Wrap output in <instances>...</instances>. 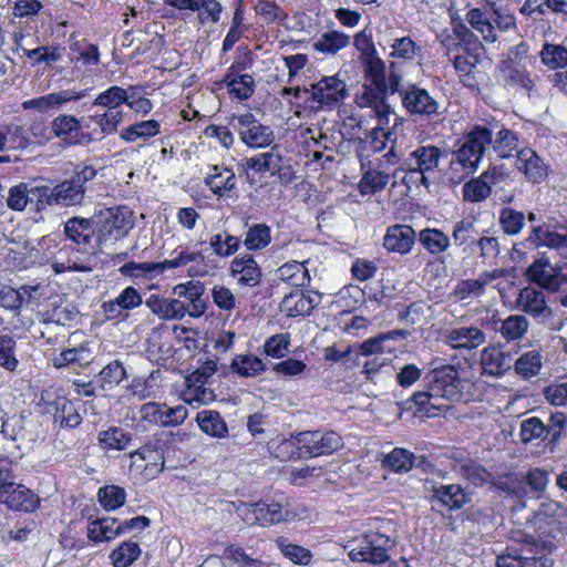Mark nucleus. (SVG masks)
<instances>
[{
  "mask_svg": "<svg viewBox=\"0 0 567 567\" xmlns=\"http://www.w3.org/2000/svg\"><path fill=\"white\" fill-rule=\"evenodd\" d=\"M427 390L416 392L412 400L420 412L427 416H435L449 408L444 401L461 400L465 381L458 377L454 365L446 364L432 369L427 375Z\"/></svg>",
  "mask_w": 567,
  "mask_h": 567,
  "instance_id": "f257e3e1",
  "label": "nucleus"
},
{
  "mask_svg": "<svg viewBox=\"0 0 567 567\" xmlns=\"http://www.w3.org/2000/svg\"><path fill=\"white\" fill-rule=\"evenodd\" d=\"M494 127L476 124L466 131L452 152L450 169L460 173L457 182L475 174L493 141Z\"/></svg>",
  "mask_w": 567,
  "mask_h": 567,
  "instance_id": "f03ea898",
  "label": "nucleus"
},
{
  "mask_svg": "<svg viewBox=\"0 0 567 567\" xmlns=\"http://www.w3.org/2000/svg\"><path fill=\"white\" fill-rule=\"evenodd\" d=\"M446 152L435 145H420L409 153L393 172V177L406 185L408 190L412 185H430V176L440 166L442 157Z\"/></svg>",
  "mask_w": 567,
  "mask_h": 567,
  "instance_id": "7ed1b4c3",
  "label": "nucleus"
},
{
  "mask_svg": "<svg viewBox=\"0 0 567 567\" xmlns=\"http://www.w3.org/2000/svg\"><path fill=\"white\" fill-rule=\"evenodd\" d=\"M394 540L379 532H369L361 537L349 540L344 548L352 561L381 565L390 559L389 551Z\"/></svg>",
  "mask_w": 567,
  "mask_h": 567,
  "instance_id": "20e7f679",
  "label": "nucleus"
},
{
  "mask_svg": "<svg viewBox=\"0 0 567 567\" xmlns=\"http://www.w3.org/2000/svg\"><path fill=\"white\" fill-rule=\"evenodd\" d=\"M95 225L99 244L113 245L133 229L135 225L134 213L127 206L109 207L99 213Z\"/></svg>",
  "mask_w": 567,
  "mask_h": 567,
  "instance_id": "39448f33",
  "label": "nucleus"
},
{
  "mask_svg": "<svg viewBox=\"0 0 567 567\" xmlns=\"http://www.w3.org/2000/svg\"><path fill=\"white\" fill-rule=\"evenodd\" d=\"M236 513L245 523L260 526L276 525L296 516L287 502L269 498L257 503L241 502L236 507Z\"/></svg>",
  "mask_w": 567,
  "mask_h": 567,
  "instance_id": "423d86ee",
  "label": "nucleus"
},
{
  "mask_svg": "<svg viewBox=\"0 0 567 567\" xmlns=\"http://www.w3.org/2000/svg\"><path fill=\"white\" fill-rule=\"evenodd\" d=\"M4 128L9 151H29L50 141L48 126L42 121H12L4 124Z\"/></svg>",
  "mask_w": 567,
  "mask_h": 567,
  "instance_id": "0eeeda50",
  "label": "nucleus"
},
{
  "mask_svg": "<svg viewBox=\"0 0 567 567\" xmlns=\"http://www.w3.org/2000/svg\"><path fill=\"white\" fill-rule=\"evenodd\" d=\"M97 231L95 221L84 217L69 218L64 224V234L71 245L68 246L70 252L78 254L80 257H86L92 260V256L101 244L96 240Z\"/></svg>",
  "mask_w": 567,
  "mask_h": 567,
  "instance_id": "6e6552de",
  "label": "nucleus"
},
{
  "mask_svg": "<svg viewBox=\"0 0 567 567\" xmlns=\"http://www.w3.org/2000/svg\"><path fill=\"white\" fill-rule=\"evenodd\" d=\"M454 39L447 35L442 40V44L446 47V54L453 63L454 69L458 73L461 81L466 86L474 85L473 71L481 62L482 55L484 53L483 47L475 42L471 44H454Z\"/></svg>",
  "mask_w": 567,
  "mask_h": 567,
  "instance_id": "1a4fd4ad",
  "label": "nucleus"
},
{
  "mask_svg": "<svg viewBox=\"0 0 567 567\" xmlns=\"http://www.w3.org/2000/svg\"><path fill=\"white\" fill-rule=\"evenodd\" d=\"M539 553V545L534 537L528 536L508 546L497 557L496 567H548V559Z\"/></svg>",
  "mask_w": 567,
  "mask_h": 567,
  "instance_id": "9d476101",
  "label": "nucleus"
},
{
  "mask_svg": "<svg viewBox=\"0 0 567 567\" xmlns=\"http://www.w3.org/2000/svg\"><path fill=\"white\" fill-rule=\"evenodd\" d=\"M233 126L240 141L249 148H266L275 142L271 126L262 124L250 112L234 117Z\"/></svg>",
  "mask_w": 567,
  "mask_h": 567,
  "instance_id": "9b49d317",
  "label": "nucleus"
},
{
  "mask_svg": "<svg viewBox=\"0 0 567 567\" xmlns=\"http://www.w3.org/2000/svg\"><path fill=\"white\" fill-rule=\"evenodd\" d=\"M90 89H65L54 91L39 97L22 102L24 111L34 110L42 114L54 113L65 109L71 103H76L89 95Z\"/></svg>",
  "mask_w": 567,
  "mask_h": 567,
  "instance_id": "f8f14e48",
  "label": "nucleus"
},
{
  "mask_svg": "<svg viewBox=\"0 0 567 567\" xmlns=\"http://www.w3.org/2000/svg\"><path fill=\"white\" fill-rule=\"evenodd\" d=\"M303 457L331 455L344 446L342 436L334 431H305L299 433Z\"/></svg>",
  "mask_w": 567,
  "mask_h": 567,
  "instance_id": "ddd939ff",
  "label": "nucleus"
},
{
  "mask_svg": "<svg viewBox=\"0 0 567 567\" xmlns=\"http://www.w3.org/2000/svg\"><path fill=\"white\" fill-rule=\"evenodd\" d=\"M388 100V85L367 82L355 94L354 102L360 109H370L381 125H388L394 115Z\"/></svg>",
  "mask_w": 567,
  "mask_h": 567,
  "instance_id": "4468645a",
  "label": "nucleus"
},
{
  "mask_svg": "<svg viewBox=\"0 0 567 567\" xmlns=\"http://www.w3.org/2000/svg\"><path fill=\"white\" fill-rule=\"evenodd\" d=\"M401 102L411 115L432 118L442 114L441 103L427 90L415 83H409L404 86Z\"/></svg>",
  "mask_w": 567,
  "mask_h": 567,
  "instance_id": "2eb2a0df",
  "label": "nucleus"
},
{
  "mask_svg": "<svg viewBox=\"0 0 567 567\" xmlns=\"http://www.w3.org/2000/svg\"><path fill=\"white\" fill-rule=\"evenodd\" d=\"M566 517L567 505L553 498H546L534 513L532 523L540 535L554 537L563 529Z\"/></svg>",
  "mask_w": 567,
  "mask_h": 567,
  "instance_id": "dca6fc26",
  "label": "nucleus"
},
{
  "mask_svg": "<svg viewBox=\"0 0 567 567\" xmlns=\"http://www.w3.org/2000/svg\"><path fill=\"white\" fill-rule=\"evenodd\" d=\"M311 100L320 109L331 111L340 105L348 96L346 82L339 78V74L323 76L318 82L311 84Z\"/></svg>",
  "mask_w": 567,
  "mask_h": 567,
  "instance_id": "f3484780",
  "label": "nucleus"
},
{
  "mask_svg": "<svg viewBox=\"0 0 567 567\" xmlns=\"http://www.w3.org/2000/svg\"><path fill=\"white\" fill-rule=\"evenodd\" d=\"M130 472L141 475L144 480L155 478L164 468V454L162 449L144 445L130 454Z\"/></svg>",
  "mask_w": 567,
  "mask_h": 567,
  "instance_id": "a211bd4d",
  "label": "nucleus"
},
{
  "mask_svg": "<svg viewBox=\"0 0 567 567\" xmlns=\"http://www.w3.org/2000/svg\"><path fill=\"white\" fill-rule=\"evenodd\" d=\"M506 177L503 166H489L478 177L472 178L463 185L464 200L470 203L485 200L492 193V186H495Z\"/></svg>",
  "mask_w": 567,
  "mask_h": 567,
  "instance_id": "6ab92c4d",
  "label": "nucleus"
},
{
  "mask_svg": "<svg viewBox=\"0 0 567 567\" xmlns=\"http://www.w3.org/2000/svg\"><path fill=\"white\" fill-rule=\"evenodd\" d=\"M143 305L141 292L133 286L124 288L113 300L105 301L102 305L104 316L111 321H124L130 312Z\"/></svg>",
  "mask_w": 567,
  "mask_h": 567,
  "instance_id": "aec40b11",
  "label": "nucleus"
},
{
  "mask_svg": "<svg viewBox=\"0 0 567 567\" xmlns=\"http://www.w3.org/2000/svg\"><path fill=\"white\" fill-rule=\"evenodd\" d=\"M51 131L64 145L75 146L91 142V136L82 131V118L72 114H59L51 122Z\"/></svg>",
  "mask_w": 567,
  "mask_h": 567,
  "instance_id": "412c9836",
  "label": "nucleus"
},
{
  "mask_svg": "<svg viewBox=\"0 0 567 567\" xmlns=\"http://www.w3.org/2000/svg\"><path fill=\"white\" fill-rule=\"evenodd\" d=\"M85 194V187L76 184L72 178L63 181L53 188L42 186L43 208L48 205L73 206L81 204Z\"/></svg>",
  "mask_w": 567,
  "mask_h": 567,
  "instance_id": "4be33fe9",
  "label": "nucleus"
},
{
  "mask_svg": "<svg viewBox=\"0 0 567 567\" xmlns=\"http://www.w3.org/2000/svg\"><path fill=\"white\" fill-rule=\"evenodd\" d=\"M205 287L199 281H187L178 284L173 288L176 299L185 302L186 316L192 318L202 317L207 309V300L204 298Z\"/></svg>",
  "mask_w": 567,
  "mask_h": 567,
  "instance_id": "5701e85b",
  "label": "nucleus"
},
{
  "mask_svg": "<svg viewBox=\"0 0 567 567\" xmlns=\"http://www.w3.org/2000/svg\"><path fill=\"white\" fill-rule=\"evenodd\" d=\"M443 341L452 349L471 351L486 342V334L476 326H458L446 330Z\"/></svg>",
  "mask_w": 567,
  "mask_h": 567,
  "instance_id": "b1692460",
  "label": "nucleus"
},
{
  "mask_svg": "<svg viewBox=\"0 0 567 567\" xmlns=\"http://www.w3.org/2000/svg\"><path fill=\"white\" fill-rule=\"evenodd\" d=\"M41 401L44 404V411L52 414L54 422L59 423L61 427L74 429L81 424L82 416L76 404L65 396L47 400L42 394Z\"/></svg>",
  "mask_w": 567,
  "mask_h": 567,
  "instance_id": "393cba45",
  "label": "nucleus"
},
{
  "mask_svg": "<svg viewBox=\"0 0 567 567\" xmlns=\"http://www.w3.org/2000/svg\"><path fill=\"white\" fill-rule=\"evenodd\" d=\"M514 362V357L503 347L488 346L481 352V367L483 374L499 378L508 372Z\"/></svg>",
  "mask_w": 567,
  "mask_h": 567,
  "instance_id": "a878e982",
  "label": "nucleus"
},
{
  "mask_svg": "<svg viewBox=\"0 0 567 567\" xmlns=\"http://www.w3.org/2000/svg\"><path fill=\"white\" fill-rule=\"evenodd\" d=\"M248 68L245 61H235L227 70L225 82L229 94L238 100H247L255 92L254 78L240 72Z\"/></svg>",
  "mask_w": 567,
  "mask_h": 567,
  "instance_id": "bb28decb",
  "label": "nucleus"
},
{
  "mask_svg": "<svg viewBox=\"0 0 567 567\" xmlns=\"http://www.w3.org/2000/svg\"><path fill=\"white\" fill-rule=\"evenodd\" d=\"M0 504L12 511L33 512L39 506V497L24 485L13 480L10 488L0 491Z\"/></svg>",
  "mask_w": 567,
  "mask_h": 567,
  "instance_id": "cd10ccee",
  "label": "nucleus"
},
{
  "mask_svg": "<svg viewBox=\"0 0 567 567\" xmlns=\"http://www.w3.org/2000/svg\"><path fill=\"white\" fill-rule=\"evenodd\" d=\"M503 276L504 270L494 269L492 271L481 272L475 279L461 280L454 287L452 296L458 301L478 298L484 295L485 288L488 285Z\"/></svg>",
  "mask_w": 567,
  "mask_h": 567,
  "instance_id": "c85d7f7f",
  "label": "nucleus"
},
{
  "mask_svg": "<svg viewBox=\"0 0 567 567\" xmlns=\"http://www.w3.org/2000/svg\"><path fill=\"white\" fill-rule=\"evenodd\" d=\"M516 306L518 310L534 318L545 319L551 316L544 291L536 287L523 288L516 298Z\"/></svg>",
  "mask_w": 567,
  "mask_h": 567,
  "instance_id": "c756f323",
  "label": "nucleus"
},
{
  "mask_svg": "<svg viewBox=\"0 0 567 567\" xmlns=\"http://www.w3.org/2000/svg\"><path fill=\"white\" fill-rule=\"evenodd\" d=\"M415 239L416 233L411 226L395 224L386 228L383 247L390 252L406 255L412 250Z\"/></svg>",
  "mask_w": 567,
  "mask_h": 567,
  "instance_id": "7c9ffc66",
  "label": "nucleus"
},
{
  "mask_svg": "<svg viewBox=\"0 0 567 567\" xmlns=\"http://www.w3.org/2000/svg\"><path fill=\"white\" fill-rule=\"evenodd\" d=\"M427 484L429 491L432 492V502H436L450 511L461 509L468 501L465 491L458 484H441L430 481Z\"/></svg>",
  "mask_w": 567,
  "mask_h": 567,
  "instance_id": "2f4dec72",
  "label": "nucleus"
},
{
  "mask_svg": "<svg viewBox=\"0 0 567 567\" xmlns=\"http://www.w3.org/2000/svg\"><path fill=\"white\" fill-rule=\"evenodd\" d=\"M145 305L161 320L178 321L186 316L185 302L175 297L151 295L146 299Z\"/></svg>",
  "mask_w": 567,
  "mask_h": 567,
  "instance_id": "473e14b6",
  "label": "nucleus"
},
{
  "mask_svg": "<svg viewBox=\"0 0 567 567\" xmlns=\"http://www.w3.org/2000/svg\"><path fill=\"white\" fill-rule=\"evenodd\" d=\"M528 239L536 246L556 249L560 254L567 252V225L534 227Z\"/></svg>",
  "mask_w": 567,
  "mask_h": 567,
  "instance_id": "72a5a7b5",
  "label": "nucleus"
},
{
  "mask_svg": "<svg viewBox=\"0 0 567 567\" xmlns=\"http://www.w3.org/2000/svg\"><path fill=\"white\" fill-rule=\"evenodd\" d=\"M42 199V186L29 188L27 184L20 183L9 189L7 205L13 210L21 212L29 204L32 205L34 203V209L39 212L44 209Z\"/></svg>",
  "mask_w": 567,
  "mask_h": 567,
  "instance_id": "f704fd0d",
  "label": "nucleus"
},
{
  "mask_svg": "<svg viewBox=\"0 0 567 567\" xmlns=\"http://www.w3.org/2000/svg\"><path fill=\"white\" fill-rule=\"evenodd\" d=\"M515 164L517 169L532 183H540L548 173V166L537 153L529 147L517 151Z\"/></svg>",
  "mask_w": 567,
  "mask_h": 567,
  "instance_id": "c9c22d12",
  "label": "nucleus"
},
{
  "mask_svg": "<svg viewBox=\"0 0 567 567\" xmlns=\"http://www.w3.org/2000/svg\"><path fill=\"white\" fill-rule=\"evenodd\" d=\"M231 276L243 287H255L260 282L261 270L250 255H241L233 259L230 265Z\"/></svg>",
  "mask_w": 567,
  "mask_h": 567,
  "instance_id": "e433bc0d",
  "label": "nucleus"
},
{
  "mask_svg": "<svg viewBox=\"0 0 567 567\" xmlns=\"http://www.w3.org/2000/svg\"><path fill=\"white\" fill-rule=\"evenodd\" d=\"M205 185L217 196L223 197L236 187L237 179L231 168L212 166L204 179Z\"/></svg>",
  "mask_w": 567,
  "mask_h": 567,
  "instance_id": "4c0bfd02",
  "label": "nucleus"
},
{
  "mask_svg": "<svg viewBox=\"0 0 567 567\" xmlns=\"http://www.w3.org/2000/svg\"><path fill=\"white\" fill-rule=\"evenodd\" d=\"M555 272L556 266H553L548 259L543 258L535 260L527 269L530 281L550 291H558Z\"/></svg>",
  "mask_w": 567,
  "mask_h": 567,
  "instance_id": "58836bf2",
  "label": "nucleus"
},
{
  "mask_svg": "<svg viewBox=\"0 0 567 567\" xmlns=\"http://www.w3.org/2000/svg\"><path fill=\"white\" fill-rule=\"evenodd\" d=\"M350 42V35L339 30H330L321 33L312 43V48L317 52L334 55L339 51L349 47Z\"/></svg>",
  "mask_w": 567,
  "mask_h": 567,
  "instance_id": "ea45409f",
  "label": "nucleus"
},
{
  "mask_svg": "<svg viewBox=\"0 0 567 567\" xmlns=\"http://www.w3.org/2000/svg\"><path fill=\"white\" fill-rule=\"evenodd\" d=\"M497 69L502 73L506 86L518 87L528 93L533 90L534 82L526 65L498 64Z\"/></svg>",
  "mask_w": 567,
  "mask_h": 567,
  "instance_id": "a19ab883",
  "label": "nucleus"
},
{
  "mask_svg": "<svg viewBox=\"0 0 567 567\" xmlns=\"http://www.w3.org/2000/svg\"><path fill=\"white\" fill-rule=\"evenodd\" d=\"M131 441L132 434L120 426H110L97 434L99 445L104 451H123L127 449Z\"/></svg>",
  "mask_w": 567,
  "mask_h": 567,
  "instance_id": "79ce46f5",
  "label": "nucleus"
},
{
  "mask_svg": "<svg viewBox=\"0 0 567 567\" xmlns=\"http://www.w3.org/2000/svg\"><path fill=\"white\" fill-rule=\"evenodd\" d=\"M118 535V520L116 518L103 517L92 520L87 525V537L94 543L110 542Z\"/></svg>",
  "mask_w": 567,
  "mask_h": 567,
  "instance_id": "37998d69",
  "label": "nucleus"
},
{
  "mask_svg": "<svg viewBox=\"0 0 567 567\" xmlns=\"http://www.w3.org/2000/svg\"><path fill=\"white\" fill-rule=\"evenodd\" d=\"M419 241L433 256L445 252L451 246L450 237L437 228L422 229L419 233Z\"/></svg>",
  "mask_w": 567,
  "mask_h": 567,
  "instance_id": "c03bdc74",
  "label": "nucleus"
},
{
  "mask_svg": "<svg viewBox=\"0 0 567 567\" xmlns=\"http://www.w3.org/2000/svg\"><path fill=\"white\" fill-rule=\"evenodd\" d=\"M308 261H289L277 269V276L280 280L286 281L293 287H302L310 281Z\"/></svg>",
  "mask_w": 567,
  "mask_h": 567,
  "instance_id": "a18cd8bd",
  "label": "nucleus"
},
{
  "mask_svg": "<svg viewBox=\"0 0 567 567\" xmlns=\"http://www.w3.org/2000/svg\"><path fill=\"white\" fill-rule=\"evenodd\" d=\"M196 422L204 433L213 437H225L228 433L227 424L217 411L203 410L198 412Z\"/></svg>",
  "mask_w": 567,
  "mask_h": 567,
  "instance_id": "49530a36",
  "label": "nucleus"
},
{
  "mask_svg": "<svg viewBox=\"0 0 567 567\" xmlns=\"http://www.w3.org/2000/svg\"><path fill=\"white\" fill-rule=\"evenodd\" d=\"M161 132V124L156 120L141 121L124 127L120 137L126 143H134L137 140H147Z\"/></svg>",
  "mask_w": 567,
  "mask_h": 567,
  "instance_id": "de8ad7c7",
  "label": "nucleus"
},
{
  "mask_svg": "<svg viewBox=\"0 0 567 567\" xmlns=\"http://www.w3.org/2000/svg\"><path fill=\"white\" fill-rule=\"evenodd\" d=\"M243 165L246 169L258 174L270 173L275 175L281 167V156L274 152H265L246 158Z\"/></svg>",
  "mask_w": 567,
  "mask_h": 567,
  "instance_id": "09e8293b",
  "label": "nucleus"
},
{
  "mask_svg": "<svg viewBox=\"0 0 567 567\" xmlns=\"http://www.w3.org/2000/svg\"><path fill=\"white\" fill-rule=\"evenodd\" d=\"M519 144L518 135L516 132L502 126L489 145L493 146L494 152L499 158H508L517 151Z\"/></svg>",
  "mask_w": 567,
  "mask_h": 567,
  "instance_id": "8fccbe9b",
  "label": "nucleus"
},
{
  "mask_svg": "<svg viewBox=\"0 0 567 567\" xmlns=\"http://www.w3.org/2000/svg\"><path fill=\"white\" fill-rule=\"evenodd\" d=\"M529 329L528 320L522 315H511L501 321L497 331L507 342L524 338Z\"/></svg>",
  "mask_w": 567,
  "mask_h": 567,
  "instance_id": "3c124183",
  "label": "nucleus"
},
{
  "mask_svg": "<svg viewBox=\"0 0 567 567\" xmlns=\"http://www.w3.org/2000/svg\"><path fill=\"white\" fill-rule=\"evenodd\" d=\"M126 378V370L118 360L106 364L95 377V382L103 391L115 389Z\"/></svg>",
  "mask_w": 567,
  "mask_h": 567,
  "instance_id": "603ef678",
  "label": "nucleus"
},
{
  "mask_svg": "<svg viewBox=\"0 0 567 567\" xmlns=\"http://www.w3.org/2000/svg\"><path fill=\"white\" fill-rule=\"evenodd\" d=\"M389 47L390 58L402 61L422 59V48L408 35L398 37Z\"/></svg>",
  "mask_w": 567,
  "mask_h": 567,
  "instance_id": "864d4df0",
  "label": "nucleus"
},
{
  "mask_svg": "<svg viewBox=\"0 0 567 567\" xmlns=\"http://www.w3.org/2000/svg\"><path fill=\"white\" fill-rule=\"evenodd\" d=\"M405 337L406 331L403 330H392L385 333H380L377 337L364 340L360 344L359 350L362 355L391 351L392 349L386 347L385 343L391 340H396L398 338L404 339Z\"/></svg>",
  "mask_w": 567,
  "mask_h": 567,
  "instance_id": "5fc2aeb1",
  "label": "nucleus"
},
{
  "mask_svg": "<svg viewBox=\"0 0 567 567\" xmlns=\"http://www.w3.org/2000/svg\"><path fill=\"white\" fill-rule=\"evenodd\" d=\"M128 90L112 85L102 91L93 100V106H101L110 110H123L122 105L128 101Z\"/></svg>",
  "mask_w": 567,
  "mask_h": 567,
  "instance_id": "6e6d98bb",
  "label": "nucleus"
},
{
  "mask_svg": "<svg viewBox=\"0 0 567 567\" xmlns=\"http://www.w3.org/2000/svg\"><path fill=\"white\" fill-rule=\"evenodd\" d=\"M52 268L55 274H62L64 271H81L86 272L92 270V260H87L86 257H80L78 254L68 252L63 254L55 259L51 260Z\"/></svg>",
  "mask_w": 567,
  "mask_h": 567,
  "instance_id": "4d7b16f0",
  "label": "nucleus"
},
{
  "mask_svg": "<svg viewBox=\"0 0 567 567\" xmlns=\"http://www.w3.org/2000/svg\"><path fill=\"white\" fill-rule=\"evenodd\" d=\"M513 364L519 377L530 379L539 373L543 365V357L538 350H530L514 360Z\"/></svg>",
  "mask_w": 567,
  "mask_h": 567,
  "instance_id": "13d9d810",
  "label": "nucleus"
},
{
  "mask_svg": "<svg viewBox=\"0 0 567 567\" xmlns=\"http://www.w3.org/2000/svg\"><path fill=\"white\" fill-rule=\"evenodd\" d=\"M123 110L105 109L102 113H95L89 116L90 122L95 123L103 136L112 135L117 132L118 126L123 122Z\"/></svg>",
  "mask_w": 567,
  "mask_h": 567,
  "instance_id": "bf43d9fd",
  "label": "nucleus"
},
{
  "mask_svg": "<svg viewBox=\"0 0 567 567\" xmlns=\"http://www.w3.org/2000/svg\"><path fill=\"white\" fill-rule=\"evenodd\" d=\"M415 456L409 450L393 449L383 460V466L395 473H408L414 466Z\"/></svg>",
  "mask_w": 567,
  "mask_h": 567,
  "instance_id": "052dcab7",
  "label": "nucleus"
},
{
  "mask_svg": "<svg viewBox=\"0 0 567 567\" xmlns=\"http://www.w3.org/2000/svg\"><path fill=\"white\" fill-rule=\"evenodd\" d=\"M271 454L280 461H288L295 457H303L301 454V446L299 444V433L289 439H281L279 441L272 440L269 443Z\"/></svg>",
  "mask_w": 567,
  "mask_h": 567,
  "instance_id": "680f3d73",
  "label": "nucleus"
},
{
  "mask_svg": "<svg viewBox=\"0 0 567 567\" xmlns=\"http://www.w3.org/2000/svg\"><path fill=\"white\" fill-rule=\"evenodd\" d=\"M141 547L136 542H123L110 554L114 567H130L140 556Z\"/></svg>",
  "mask_w": 567,
  "mask_h": 567,
  "instance_id": "e2e57ef3",
  "label": "nucleus"
},
{
  "mask_svg": "<svg viewBox=\"0 0 567 567\" xmlns=\"http://www.w3.org/2000/svg\"><path fill=\"white\" fill-rule=\"evenodd\" d=\"M240 239L228 233H218L209 238V246L215 255L221 258L233 256L240 247Z\"/></svg>",
  "mask_w": 567,
  "mask_h": 567,
  "instance_id": "0e129e2a",
  "label": "nucleus"
},
{
  "mask_svg": "<svg viewBox=\"0 0 567 567\" xmlns=\"http://www.w3.org/2000/svg\"><path fill=\"white\" fill-rule=\"evenodd\" d=\"M231 369L240 377H256L266 370L261 359L252 354L237 355L231 362Z\"/></svg>",
  "mask_w": 567,
  "mask_h": 567,
  "instance_id": "69168bd1",
  "label": "nucleus"
},
{
  "mask_svg": "<svg viewBox=\"0 0 567 567\" xmlns=\"http://www.w3.org/2000/svg\"><path fill=\"white\" fill-rule=\"evenodd\" d=\"M542 62L551 70L567 66V48L561 44L545 43L540 51Z\"/></svg>",
  "mask_w": 567,
  "mask_h": 567,
  "instance_id": "338daca9",
  "label": "nucleus"
},
{
  "mask_svg": "<svg viewBox=\"0 0 567 567\" xmlns=\"http://www.w3.org/2000/svg\"><path fill=\"white\" fill-rule=\"evenodd\" d=\"M543 395L553 406H567V375L557 378L546 385Z\"/></svg>",
  "mask_w": 567,
  "mask_h": 567,
  "instance_id": "774afa93",
  "label": "nucleus"
}]
</instances>
